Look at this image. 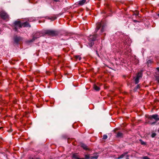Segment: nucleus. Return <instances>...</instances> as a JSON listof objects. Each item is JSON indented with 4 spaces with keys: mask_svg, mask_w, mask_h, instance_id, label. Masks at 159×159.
<instances>
[{
    "mask_svg": "<svg viewBox=\"0 0 159 159\" xmlns=\"http://www.w3.org/2000/svg\"><path fill=\"white\" fill-rule=\"evenodd\" d=\"M127 157H126V159H129V156H128V155H127Z\"/></svg>",
    "mask_w": 159,
    "mask_h": 159,
    "instance_id": "obj_26",
    "label": "nucleus"
},
{
    "mask_svg": "<svg viewBox=\"0 0 159 159\" xmlns=\"http://www.w3.org/2000/svg\"><path fill=\"white\" fill-rule=\"evenodd\" d=\"M75 58L76 59H78L79 61L81 59V57L79 56H75Z\"/></svg>",
    "mask_w": 159,
    "mask_h": 159,
    "instance_id": "obj_17",
    "label": "nucleus"
},
{
    "mask_svg": "<svg viewBox=\"0 0 159 159\" xmlns=\"http://www.w3.org/2000/svg\"><path fill=\"white\" fill-rule=\"evenodd\" d=\"M35 159H40L39 158H36Z\"/></svg>",
    "mask_w": 159,
    "mask_h": 159,
    "instance_id": "obj_29",
    "label": "nucleus"
},
{
    "mask_svg": "<svg viewBox=\"0 0 159 159\" xmlns=\"http://www.w3.org/2000/svg\"><path fill=\"white\" fill-rule=\"evenodd\" d=\"M81 147H82L84 150H89V149L88 148L87 146L84 144H83V143L81 144Z\"/></svg>",
    "mask_w": 159,
    "mask_h": 159,
    "instance_id": "obj_11",
    "label": "nucleus"
},
{
    "mask_svg": "<svg viewBox=\"0 0 159 159\" xmlns=\"http://www.w3.org/2000/svg\"><path fill=\"white\" fill-rule=\"evenodd\" d=\"M142 159H149V158L147 156H144L142 157Z\"/></svg>",
    "mask_w": 159,
    "mask_h": 159,
    "instance_id": "obj_21",
    "label": "nucleus"
},
{
    "mask_svg": "<svg viewBox=\"0 0 159 159\" xmlns=\"http://www.w3.org/2000/svg\"><path fill=\"white\" fill-rule=\"evenodd\" d=\"M134 22H137V21L136 20H134Z\"/></svg>",
    "mask_w": 159,
    "mask_h": 159,
    "instance_id": "obj_27",
    "label": "nucleus"
},
{
    "mask_svg": "<svg viewBox=\"0 0 159 159\" xmlns=\"http://www.w3.org/2000/svg\"><path fill=\"white\" fill-rule=\"evenodd\" d=\"M45 33L52 36H55L57 34L56 32L53 30H47L46 31Z\"/></svg>",
    "mask_w": 159,
    "mask_h": 159,
    "instance_id": "obj_5",
    "label": "nucleus"
},
{
    "mask_svg": "<svg viewBox=\"0 0 159 159\" xmlns=\"http://www.w3.org/2000/svg\"><path fill=\"white\" fill-rule=\"evenodd\" d=\"M157 69L158 71H159V67L157 68Z\"/></svg>",
    "mask_w": 159,
    "mask_h": 159,
    "instance_id": "obj_25",
    "label": "nucleus"
},
{
    "mask_svg": "<svg viewBox=\"0 0 159 159\" xmlns=\"http://www.w3.org/2000/svg\"><path fill=\"white\" fill-rule=\"evenodd\" d=\"M56 19V17H55V18H54L53 19V20H55V19Z\"/></svg>",
    "mask_w": 159,
    "mask_h": 159,
    "instance_id": "obj_28",
    "label": "nucleus"
},
{
    "mask_svg": "<svg viewBox=\"0 0 159 159\" xmlns=\"http://www.w3.org/2000/svg\"><path fill=\"white\" fill-rule=\"evenodd\" d=\"M137 89H138L139 88V85H138L137 86Z\"/></svg>",
    "mask_w": 159,
    "mask_h": 159,
    "instance_id": "obj_24",
    "label": "nucleus"
},
{
    "mask_svg": "<svg viewBox=\"0 0 159 159\" xmlns=\"http://www.w3.org/2000/svg\"><path fill=\"white\" fill-rule=\"evenodd\" d=\"M140 141L141 142V144L144 145H145L146 144V143L145 142L142 141V140H140Z\"/></svg>",
    "mask_w": 159,
    "mask_h": 159,
    "instance_id": "obj_18",
    "label": "nucleus"
},
{
    "mask_svg": "<svg viewBox=\"0 0 159 159\" xmlns=\"http://www.w3.org/2000/svg\"><path fill=\"white\" fill-rule=\"evenodd\" d=\"M31 27L29 23L27 21H25L23 23L19 21H16L13 23L12 25L13 29L16 31H17L18 28H21L22 27Z\"/></svg>",
    "mask_w": 159,
    "mask_h": 159,
    "instance_id": "obj_1",
    "label": "nucleus"
},
{
    "mask_svg": "<svg viewBox=\"0 0 159 159\" xmlns=\"http://www.w3.org/2000/svg\"><path fill=\"white\" fill-rule=\"evenodd\" d=\"M102 22H98L97 23V27L96 29V31H98V30L99 29L101 28V27L102 26V28L101 30V32L102 33L103 32H104V25H102Z\"/></svg>",
    "mask_w": 159,
    "mask_h": 159,
    "instance_id": "obj_4",
    "label": "nucleus"
},
{
    "mask_svg": "<svg viewBox=\"0 0 159 159\" xmlns=\"http://www.w3.org/2000/svg\"><path fill=\"white\" fill-rule=\"evenodd\" d=\"M107 138V136L106 135H103L102 139H106Z\"/></svg>",
    "mask_w": 159,
    "mask_h": 159,
    "instance_id": "obj_19",
    "label": "nucleus"
},
{
    "mask_svg": "<svg viewBox=\"0 0 159 159\" xmlns=\"http://www.w3.org/2000/svg\"><path fill=\"white\" fill-rule=\"evenodd\" d=\"M2 127H1L0 128V130L1 129H2Z\"/></svg>",
    "mask_w": 159,
    "mask_h": 159,
    "instance_id": "obj_31",
    "label": "nucleus"
},
{
    "mask_svg": "<svg viewBox=\"0 0 159 159\" xmlns=\"http://www.w3.org/2000/svg\"><path fill=\"white\" fill-rule=\"evenodd\" d=\"M155 123V122H153V123H152V124H154Z\"/></svg>",
    "mask_w": 159,
    "mask_h": 159,
    "instance_id": "obj_30",
    "label": "nucleus"
},
{
    "mask_svg": "<svg viewBox=\"0 0 159 159\" xmlns=\"http://www.w3.org/2000/svg\"><path fill=\"white\" fill-rule=\"evenodd\" d=\"M41 36V34L39 32H37L34 35L33 39L31 40V42H33L35 39H37L38 38H39Z\"/></svg>",
    "mask_w": 159,
    "mask_h": 159,
    "instance_id": "obj_6",
    "label": "nucleus"
},
{
    "mask_svg": "<svg viewBox=\"0 0 159 159\" xmlns=\"http://www.w3.org/2000/svg\"><path fill=\"white\" fill-rule=\"evenodd\" d=\"M54 1L56 2H59L60 1L59 0H54Z\"/></svg>",
    "mask_w": 159,
    "mask_h": 159,
    "instance_id": "obj_23",
    "label": "nucleus"
},
{
    "mask_svg": "<svg viewBox=\"0 0 159 159\" xmlns=\"http://www.w3.org/2000/svg\"><path fill=\"white\" fill-rule=\"evenodd\" d=\"M96 35H90L89 37L88 40L89 42V44L90 47H92L94 44V41L96 40Z\"/></svg>",
    "mask_w": 159,
    "mask_h": 159,
    "instance_id": "obj_2",
    "label": "nucleus"
},
{
    "mask_svg": "<svg viewBox=\"0 0 159 159\" xmlns=\"http://www.w3.org/2000/svg\"><path fill=\"white\" fill-rule=\"evenodd\" d=\"M142 77V74L141 73L139 72L137 74L135 80V84H138L139 82V80Z\"/></svg>",
    "mask_w": 159,
    "mask_h": 159,
    "instance_id": "obj_7",
    "label": "nucleus"
},
{
    "mask_svg": "<svg viewBox=\"0 0 159 159\" xmlns=\"http://www.w3.org/2000/svg\"><path fill=\"white\" fill-rule=\"evenodd\" d=\"M158 16H159V15H158Z\"/></svg>",
    "mask_w": 159,
    "mask_h": 159,
    "instance_id": "obj_32",
    "label": "nucleus"
},
{
    "mask_svg": "<svg viewBox=\"0 0 159 159\" xmlns=\"http://www.w3.org/2000/svg\"><path fill=\"white\" fill-rule=\"evenodd\" d=\"M98 157L97 156L90 157L89 155H85V159H97Z\"/></svg>",
    "mask_w": 159,
    "mask_h": 159,
    "instance_id": "obj_8",
    "label": "nucleus"
},
{
    "mask_svg": "<svg viewBox=\"0 0 159 159\" xmlns=\"http://www.w3.org/2000/svg\"><path fill=\"white\" fill-rule=\"evenodd\" d=\"M139 12L138 11H135V12H134V14L136 16H138L139 15Z\"/></svg>",
    "mask_w": 159,
    "mask_h": 159,
    "instance_id": "obj_20",
    "label": "nucleus"
},
{
    "mask_svg": "<svg viewBox=\"0 0 159 159\" xmlns=\"http://www.w3.org/2000/svg\"><path fill=\"white\" fill-rule=\"evenodd\" d=\"M20 38L19 37H16L14 38V41L16 43H18L19 41L20 40Z\"/></svg>",
    "mask_w": 159,
    "mask_h": 159,
    "instance_id": "obj_12",
    "label": "nucleus"
},
{
    "mask_svg": "<svg viewBox=\"0 0 159 159\" xmlns=\"http://www.w3.org/2000/svg\"><path fill=\"white\" fill-rule=\"evenodd\" d=\"M116 137H117L121 138L123 137V134L121 132H118L117 134Z\"/></svg>",
    "mask_w": 159,
    "mask_h": 159,
    "instance_id": "obj_13",
    "label": "nucleus"
},
{
    "mask_svg": "<svg viewBox=\"0 0 159 159\" xmlns=\"http://www.w3.org/2000/svg\"><path fill=\"white\" fill-rule=\"evenodd\" d=\"M156 134L155 133H153L152 134L151 136L152 138H153L155 137Z\"/></svg>",
    "mask_w": 159,
    "mask_h": 159,
    "instance_id": "obj_22",
    "label": "nucleus"
},
{
    "mask_svg": "<svg viewBox=\"0 0 159 159\" xmlns=\"http://www.w3.org/2000/svg\"><path fill=\"white\" fill-rule=\"evenodd\" d=\"M150 119H154L156 121L159 120V118L158 117V115L157 114L153 115L149 117Z\"/></svg>",
    "mask_w": 159,
    "mask_h": 159,
    "instance_id": "obj_9",
    "label": "nucleus"
},
{
    "mask_svg": "<svg viewBox=\"0 0 159 159\" xmlns=\"http://www.w3.org/2000/svg\"><path fill=\"white\" fill-rule=\"evenodd\" d=\"M0 16L3 20L7 21L9 20V16L8 14L4 11H0Z\"/></svg>",
    "mask_w": 159,
    "mask_h": 159,
    "instance_id": "obj_3",
    "label": "nucleus"
},
{
    "mask_svg": "<svg viewBox=\"0 0 159 159\" xmlns=\"http://www.w3.org/2000/svg\"><path fill=\"white\" fill-rule=\"evenodd\" d=\"M127 152H126L125 153H124L123 154H122L120 156H119L118 158V159H120L122 158L123 157L126 155L127 154Z\"/></svg>",
    "mask_w": 159,
    "mask_h": 159,
    "instance_id": "obj_16",
    "label": "nucleus"
},
{
    "mask_svg": "<svg viewBox=\"0 0 159 159\" xmlns=\"http://www.w3.org/2000/svg\"><path fill=\"white\" fill-rule=\"evenodd\" d=\"M73 158L75 159H84V158H80L77 154L75 153L73 154Z\"/></svg>",
    "mask_w": 159,
    "mask_h": 159,
    "instance_id": "obj_10",
    "label": "nucleus"
},
{
    "mask_svg": "<svg viewBox=\"0 0 159 159\" xmlns=\"http://www.w3.org/2000/svg\"><path fill=\"white\" fill-rule=\"evenodd\" d=\"M93 88L96 91H99L100 90V88L97 86L95 84L94 85Z\"/></svg>",
    "mask_w": 159,
    "mask_h": 159,
    "instance_id": "obj_15",
    "label": "nucleus"
},
{
    "mask_svg": "<svg viewBox=\"0 0 159 159\" xmlns=\"http://www.w3.org/2000/svg\"><path fill=\"white\" fill-rule=\"evenodd\" d=\"M86 2V0H82L80 1L79 2V4L80 5H83Z\"/></svg>",
    "mask_w": 159,
    "mask_h": 159,
    "instance_id": "obj_14",
    "label": "nucleus"
}]
</instances>
